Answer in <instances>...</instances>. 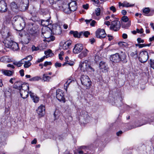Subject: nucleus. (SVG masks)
<instances>
[{
	"label": "nucleus",
	"mask_w": 154,
	"mask_h": 154,
	"mask_svg": "<svg viewBox=\"0 0 154 154\" xmlns=\"http://www.w3.org/2000/svg\"><path fill=\"white\" fill-rule=\"evenodd\" d=\"M79 68L83 72H94V69L90 65V62L87 60L81 61L79 63Z\"/></svg>",
	"instance_id": "1"
},
{
	"label": "nucleus",
	"mask_w": 154,
	"mask_h": 154,
	"mask_svg": "<svg viewBox=\"0 0 154 154\" xmlns=\"http://www.w3.org/2000/svg\"><path fill=\"white\" fill-rule=\"evenodd\" d=\"M22 88L20 91L21 97L23 99L26 98L29 94V85L28 84H23Z\"/></svg>",
	"instance_id": "2"
},
{
	"label": "nucleus",
	"mask_w": 154,
	"mask_h": 154,
	"mask_svg": "<svg viewBox=\"0 0 154 154\" xmlns=\"http://www.w3.org/2000/svg\"><path fill=\"white\" fill-rule=\"evenodd\" d=\"M82 84L88 88L91 85V82L89 77L86 75H82L80 78Z\"/></svg>",
	"instance_id": "3"
},
{
	"label": "nucleus",
	"mask_w": 154,
	"mask_h": 154,
	"mask_svg": "<svg viewBox=\"0 0 154 154\" xmlns=\"http://www.w3.org/2000/svg\"><path fill=\"white\" fill-rule=\"evenodd\" d=\"M138 58L140 62L143 63L146 62L149 58L148 52L146 51L140 52L139 54Z\"/></svg>",
	"instance_id": "4"
},
{
	"label": "nucleus",
	"mask_w": 154,
	"mask_h": 154,
	"mask_svg": "<svg viewBox=\"0 0 154 154\" xmlns=\"http://www.w3.org/2000/svg\"><path fill=\"white\" fill-rule=\"evenodd\" d=\"M79 149H80L78 152L79 154H94L93 152L90 154L91 152L90 151L91 150L89 147L82 146L79 147Z\"/></svg>",
	"instance_id": "5"
},
{
	"label": "nucleus",
	"mask_w": 154,
	"mask_h": 154,
	"mask_svg": "<svg viewBox=\"0 0 154 154\" xmlns=\"http://www.w3.org/2000/svg\"><path fill=\"white\" fill-rule=\"evenodd\" d=\"M95 35L96 37L99 38H104L106 35L105 30L100 28H99L96 30Z\"/></svg>",
	"instance_id": "6"
},
{
	"label": "nucleus",
	"mask_w": 154,
	"mask_h": 154,
	"mask_svg": "<svg viewBox=\"0 0 154 154\" xmlns=\"http://www.w3.org/2000/svg\"><path fill=\"white\" fill-rule=\"evenodd\" d=\"M120 27V23L119 21L117 20L113 21L112 22L110 29L115 31L119 30Z\"/></svg>",
	"instance_id": "7"
},
{
	"label": "nucleus",
	"mask_w": 154,
	"mask_h": 154,
	"mask_svg": "<svg viewBox=\"0 0 154 154\" xmlns=\"http://www.w3.org/2000/svg\"><path fill=\"white\" fill-rule=\"evenodd\" d=\"M0 33L5 38H8L11 35L8 28L6 27H4L0 31Z\"/></svg>",
	"instance_id": "8"
},
{
	"label": "nucleus",
	"mask_w": 154,
	"mask_h": 154,
	"mask_svg": "<svg viewBox=\"0 0 154 154\" xmlns=\"http://www.w3.org/2000/svg\"><path fill=\"white\" fill-rule=\"evenodd\" d=\"M36 112L39 117H41L43 116L45 114V107L43 105H41L38 106L36 110Z\"/></svg>",
	"instance_id": "9"
},
{
	"label": "nucleus",
	"mask_w": 154,
	"mask_h": 154,
	"mask_svg": "<svg viewBox=\"0 0 154 154\" xmlns=\"http://www.w3.org/2000/svg\"><path fill=\"white\" fill-rule=\"evenodd\" d=\"M83 46L82 44H75L73 49V52L75 54H78L80 53L83 49Z\"/></svg>",
	"instance_id": "10"
},
{
	"label": "nucleus",
	"mask_w": 154,
	"mask_h": 154,
	"mask_svg": "<svg viewBox=\"0 0 154 154\" xmlns=\"http://www.w3.org/2000/svg\"><path fill=\"white\" fill-rule=\"evenodd\" d=\"M56 98L59 101L64 102L65 99L63 95V92L62 90L60 89L57 90Z\"/></svg>",
	"instance_id": "11"
},
{
	"label": "nucleus",
	"mask_w": 154,
	"mask_h": 154,
	"mask_svg": "<svg viewBox=\"0 0 154 154\" xmlns=\"http://www.w3.org/2000/svg\"><path fill=\"white\" fill-rule=\"evenodd\" d=\"M122 19L123 22L125 23L127 22L126 24L123 23L122 24V27L127 28L131 26V21L129 20V19L127 16H124L122 17Z\"/></svg>",
	"instance_id": "12"
},
{
	"label": "nucleus",
	"mask_w": 154,
	"mask_h": 154,
	"mask_svg": "<svg viewBox=\"0 0 154 154\" xmlns=\"http://www.w3.org/2000/svg\"><path fill=\"white\" fill-rule=\"evenodd\" d=\"M99 68L102 71L106 72L108 70V67L106 64L104 62L101 61L99 64Z\"/></svg>",
	"instance_id": "13"
},
{
	"label": "nucleus",
	"mask_w": 154,
	"mask_h": 154,
	"mask_svg": "<svg viewBox=\"0 0 154 154\" xmlns=\"http://www.w3.org/2000/svg\"><path fill=\"white\" fill-rule=\"evenodd\" d=\"M8 8L6 3L4 1L0 2V12L3 13L6 12Z\"/></svg>",
	"instance_id": "14"
},
{
	"label": "nucleus",
	"mask_w": 154,
	"mask_h": 154,
	"mask_svg": "<svg viewBox=\"0 0 154 154\" xmlns=\"http://www.w3.org/2000/svg\"><path fill=\"white\" fill-rule=\"evenodd\" d=\"M38 26L37 25L35 24H33L29 30V33L31 34L37 33L38 31Z\"/></svg>",
	"instance_id": "15"
},
{
	"label": "nucleus",
	"mask_w": 154,
	"mask_h": 154,
	"mask_svg": "<svg viewBox=\"0 0 154 154\" xmlns=\"http://www.w3.org/2000/svg\"><path fill=\"white\" fill-rule=\"evenodd\" d=\"M1 71L3 74L7 76H12L14 73V71L13 70H10L2 69Z\"/></svg>",
	"instance_id": "16"
},
{
	"label": "nucleus",
	"mask_w": 154,
	"mask_h": 154,
	"mask_svg": "<svg viewBox=\"0 0 154 154\" xmlns=\"http://www.w3.org/2000/svg\"><path fill=\"white\" fill-rule=\"evenodd\" d=\"M143 14L146 16H151L153 14L151 12L154 13V10H151L149 8H145L143 10Z\"/></svg>",
	"instance_id": "17"
},
{
	"label": "nucleus",
	"mask_w": 154,
	"mask_h": 154,
	"mask_svg": "<svg viewBox=\"0 0 154 154\" xmlns=\"http://www.w3.org/2000/svg\"><path fill=\"white\" fill-rule=\"evenodd\" d=\"M119 56L120 61H121L124 63L127 62V55L125 52L121 51L120 54H119Z\"/></svg>",
	"instance_id": "18"
},
{
	"label": "nucleus",
	"mask_w": 154,
	"mask_h": 154,
	"mask_svg": "<svg viewBox=\"0 0 154 154\" xmlns=\"http://www.w3.org/2000/svg\"><path fill=\"white\" fill-rule=\"evenodd\" d=\"M68 7L70 8L72 11H76L77 9V4L75 1H73L69 3L68 5Z\"/></svg>",
	"instance_id": "19"
},
{
	"label": "nucleus",
	"mask_w": 154,
	"mask_h": 154,
	"mask_svg": "<svg viewBox=\"0 0 154 154\" xmlns=\"http://www.w3.org/2000/svg\"><path fill=\"white\" fill-rule=\"evenodd\" d=\"M28 58H29V60L27 61H25L24 60V63H25L24 65V66L26 68H27L30 66L31 65V63L30 62V61L32 59V57L31 55H29L26 57L23 58L24 60L28 59Z\"/></svg>",
	"instance_id": "20"
},
{
	"label": "nucleus",
	"mask_w": 154,
	"mask_h": 154,
	"mask_svg": "<svg viewBox=\"0 0 154 154\" xmlns=\"http://www.w3.org/2000/svg\"><path fill=\"white\" fill-rule=\"evenodd\" d=\"M72 41L70 40H68L65 42L62 46V48L63 50H67L69 48L71 45Z\"/></svg>",
	"instance_id": "21"
},
{
	"label": "nucleus",
	"mask_w": 154,
	"mask_h": 154,
	"mask_svg": "<svg viewBox=\"0 0 154 154\" xmlns=\"http://www.w3.org/2000/svg\"><path fill=\"white\" fill-rule=\"evenodd\" d=\"M29 95L35 103H37L39 100V98L31 91L29 92Z\"/></svg>",
	"instance_id": "22"
},
{
	"label": "nucleus",
	"mask_w": 154,
	"mask_h": 154,
	"mask_svg": "<svg viewBox=\"0 0 154 154\" xmlns=\"http://www.w3.org/2000/svg\"><path fill=\"white\" fill-rule=\"evenodd\" d=\"M0 61L4 63H7L11 62L12 60L9 57L4 56L0 58Z\"/></svg>",
	"instance_id": "23"
},
{
	"label": "nucleus",
	"mask_w": 154,
	"mask_h": 154,
	"mask_svg": "<svg viewBox=\"0 0 154 154\" xmlns=\"http://www.w3.org/2000/svg\"><path fill=\"white\" fill-rule=\"evenodd\" d=\"M83 50L82 52L78 55V57L80 59H82L84 57H86L89 52L88 50L86 48Z\"/></svg>",
	"instance_id": "24"
},
{
	"label": "nucleus",
	"mask_w": 154,
	"mask_h": 154,
	"mask_svg": "<svg viewBox=\"0 0 154 154\" xmlns=\"http://www.w3.org/2000/svg\"><path fill=\"white\" fill-rule=\"evenodd\" d=\"M119 56V53H116L112 55L111 60L114 62H119L120 61Z\"/></svg>",
	"instance_id": "25"
},
{
	"label": "nucleus",
	"mask_w": 154,
	"mask_h": 154,
	"mask_svg": "<svg viewBox=\"0 0 154 154\" xmlns=\"http://www.w3.org/2000/svg\"><path fill=\"white\" fill-rule=\"evenodd\" d=\"M13 41L11 40H9L6 39L4 40L3 43L5 48H10L11 47Z\"/></svg>",
	"instance_id": "26"
},
{
	"label": "nucleus",
	"mask_w": 154,
	"mask_h": 154,
	"mask_svg": "<svg viewBox=\"0 0 154 154\" xmlns=\"http://www.w3.org/2000/svg\"><path fill=\"white\" fill-rule=\"evenodd\" d=\"M23 85L20 81L16 82L14 84V87L20 91L22 88V86Z\"/></svg>",
	"instance_id": "27"
},
{
	"label": "nucleus",
	"mask_w": 154,
	"mask_h": 154,
	"mask_svg": "<svg viewBox=\"0 0 154 154\" xmlns=\"http://www.w3.org/2000/svg\"><path fill=\"white\" fill-rule=\"evenodd\" d=\"M62 2L61 0H56L55 3L53 5V7L55 9H57L58 8H60Z\"/></svg>",
	"instance_id": "28"
},
{
	"label": "nucleus",
	"mask_w": 154,
	"mask_h": 154,
	"mask_svg": "<svg viewBox=\"0 0 154 154\" xmlns=\"http://www.w3.org/2000/svg\"><path fill=\"white\" fill-rule=\"evenodd\" d=\"M50 19H48L47 20H43L41 21V24L43 26H47L50 24Z\"/></svg>",
	"instance_id": "29"
},
{
	"label": "nucleus",
	"mask_w": 154,
	"mask_h": 154,
	"mask_svg": "<svg viewBox=\"0 0 154 154\" xmlns=\"http://www.w3.org/2000/svg\"><path fill=\"white\" fill-rule=\"evenodd\" d=\"M53 32L56 35H59L62 32L61 28L60 26H57L56 28H53Z\"/></svg>",
	"instance_id": "30"
},
{
	"label": "nucleus",
	"mask_w": 154,
	"mask_h": 154,
	"mask_svg": "<svg viewBox=\"0 0 154 154\" xmlns=\"http://www.w3.org/2000/svg\"><path fill=\"white\" fill-rule=\"evenodd\" d=\"M11 46L10 48L14 51H17L19 49L18 44L17 43L13 41Z\"/></svg>",
	"instance_id": "31"
},
{
	"label": "nucleus",
	"mask_w": 154,
	"mask_h": 154,
	"mask_svg": "<svg viewBox=\"0 0 154 154\" xmlns=\"http://www.w3.org/2000/svg\"><path fill=\"white\" fill-rule=\"evenodd\" d=\"M70 34L73 35V36L76 38H79L81 36V32L78 33V32L75 31H71L70 32Z\"/></svg>",
	"instance_id": "32"
},
{
	"label": "nucleus",
	"mask_w": 154,
	"mask_h": 154,
	"mask_svg": "<svg viewBox=\"0 0 154 154\" xmlns=\"http://www.w3.org/2000/svg\"><path fill=\"white\" fill-rule=\"evenodd\" d=\"M42 79L45 82H49L51 79V77L48 76L47 73L44 74L43 75Z\"/></svg>",
	"instance_id": "33"
},
{
	"label": "nucleus",
	"mask_w": 154,
	"mask_h": 154,
	"mask_svg": "<svg viewBox=\"0 0 154 154\" xmlns=\"http://www.w3.org/2000/svg\"><path fill=\"white\" fill-rule=\"evenodd\" d=\"M42 79V78L39 76H37L33 77L29 79V81L30 82L38 81Z\"/></svg>",
	"instance_id": "34"
},
{
	"label": "nucleus",
	"mask_w": 154,
	"mask_h": 154,
	"mask_svg": "<svg viewBox=\"0 0 154 154\" xmlns=\"http://www.w3.org/2000/svg\"><path fill=\"white\" fill-rule=\"evenodd\" d=\"M66 6L67 7L68 6L67 5H66ZM66 7V5H63V6H62V7L63 8V11L67 14L70 13L71 11L70 10V8L69 7H68V8L66 7V8H65Z\"/></svg>",
	"instance_id": "35"
},
{
	"label": "nucleus",
	"mask_w": 154,
	"mask_h": 154,
	"mask_svg": "<svg viewBox=\"0 0 154 154\" xmlns=\"http://www.w3.org/2000/svg\"><path fill=\"white\" fill-rule=\"evenodd\" d=\"M44 53L46 55L45 56L46 58L52 56L53 55V54L52 53L51 50L50 49L45 51Z\"/></svg>",
	"instance_id": "36"
},
{
	"label": "nucleus",
	"mask_w": 154,
	"mask_h": 154,
	"mask_svg": "<svg viewBox=\"0 0 154 154\" xmlns=\"http://www.w3.org/2000/svg\"><path fill=\"white\" fill-rule=\"evenodd\" d=\"M10 6L11 9L13 10L17 9L18 8L17 5L14 2H11L10 4Z\"/></svg>",
	"instance_id": "37"
},
{
	"label": "nucleus",
	"mask_w": 154,
	"mask_h": 154,
	"mask_svg": "<svg viewBox=\"0 0 154 154\" xmlns=\"http://www.w3.org/2000/svg\"><path fill=\"white\" fill-rule=\"evenodd\" d=\"M72 81L71 79H68L64 84V88L66 90V91H67V88H68L69 85L72 82Z\"/></svg>",
	"instance_id": "38"
},
{
	"label": "nucleus",
	"mask_w": 154,
	"mask_h": 154,
	"mask_svg": "<svg viewBox=\"0 0 154 154\" xmlns=\"http://www.w3.org/2000/svg\"><path fill=\"white\" fill-rule=\"evenodd\" d=\"M24 59H23L21 60L20 61H19V62H15L14 63V64L15 65H16L18 67L21 66L24 63Z\"/></svg>",
	"instance_id": "39"
},
{
	"label": "nucleus",
	"mask_w": 154,
	"mask_h": 154,
	"mask_svg": "<svg viewBox=\"0 0 154 154\" xmlns=\"http://www.w3.org/2000/svg\"><path fill=\"white\" fill-rule=\"evenodd\" d=\"M118 44L119 46L122 47H126L128 46V44L124 42H120L118 43Z\"/></svg>",
	"instance_id": "40"
},
{
	"label": "nucleus",
	"mask_w": 154,
	"mask_h": 154,
	"mask_svg": "<svg viewBox=\"0 0 154 154\" xmlns=\"http://www.w3.org/2000/svg\"><path fill=\"white\" fill-rule=\"evenodd\" d=\"M22 22L20 24V29L21 30L23 29L25 26V23L24 21V20L22 19Z\"/></svg>",
	"instance_id": "41"
},
{
	"label": "nucleus",
	"mask_w": 154,
	"mask_h": 154,
	"mask_svg": "<svg viewBox=\"0 0 154 154\" xmlns=\"http://www.w3.org/2000/svg\"><path fill=\"white\" fill-rule=\"evenodd\" d=\"M124 5H125V7L127 8L132 7L134 6V4H131L126 1H124Z\"/></svg>",
	"instance_id": "42"
},
{
	"label": "nucleus",
	"mask_w": 154,
	"mask_h": 154,
	"mask_svg": "<svg viewBox=\"0 0 154 154\" xmlns=\"http://www.w3.org/2000/svg\"><path fill=\"white\" fill-rule=\"evenodd\" d=\"M47 38V41L48 42H51L54 41L55 39V37L53 36H51L49 37H45Z\"/></svg>",
	"instance_id": "43"
},
{
	"label": "nucleus",
	"mask_w": 154,
	"mask_h": 154,
	"mask_svg": "<svg viewBox=\"0 0 154 154\" xmlns=\"http://www.w3.org/2000/svg\"><path fill=\"white\" fill-rule=\"evenodd\" d=\"M81 33V35H83L86 37H88L89 35H90V33L88 31H86L85 32H80Z\"/></svg>",
	"instance_id": "44"
},
{
	"label": "nucleus",
	"mask_w": 154,
	"mask_h": 154,
	"mask_svg": "<svg viewBox=\"0 0 154 154\" xmlns=\"http://www.w3.org/2000/svg\"><path fill=\"white\" fill-rule=\"evenodd\" d=\"M30 40L31 39L30 38L26 37V36H25L24 39V44H27L29 42Z\"/></svg>",
	"instance_id": "45"
},
{
	"label": "nucleus",
	"mask_w": 154,
	"mask_h": 154,
	"mask_svg": "<svg viewBox=\"0 0 154 154\" xmlns=\"http://www.w3.org/2000/svg\"><path fill=\"white\" fill-rule=\"evenodd\" d=\"M100 8H97L95 10V14L97 16L100 15Z\"/></svg>",
	"instance_id": "46"
},
{
	"label": "nucleus",
	"mask_w": 154,
	"mask_h": 154,
	"mask_svg": "<svg viewBox=\"0 0 154 154\" xmlns=\"http://www.w3.org/2000/svg\"><path fill=\"white\" fill-rule=\"evenodd\" d=\"M149 64L150 67L154 69V60L150 59Z\"/></svg>",
	"instance_id": "47"
},
{
	"label": "nucleus",
	"mask_w": 154,
	"mask_h": 154,
	"mask_svg": "<svg viewBox=\"0 0 154 154\" xmlns=\"http://www.w3.org/2000/svg\"><path fill=\"white\" fill-rule=\"evenodd\" d=\"M137 51H135L134 52H132L130 54V55L132 57H136L137 56Z\"/></svg>",
	"instance_id": "48"
},
{
	"label": "nucleus",
	"mask_w": 154,
	"mask_h": 154,
	"mask_svg": "<svg viewBox=\"0 0 154 154\" xmlns=\"http://www.w3.org/2000/svg\"><path fill=\"white\" fill-rule=\"evenodd\" d=\"M45 56H44L38 59L37 61V63H40V62H42L45 59Z\"/></svg>",
	"instance_id": "49"
},
{
	"label": "nucleus",
	"mask_w": 154,
	"mask_h": 154,
	"mask_svg": "<svg viewBox=\"0 0 154 154\" xmlns=\"http://www.w3.org/2000/svg\"><path fill=\"white\" fill-rule=\"evenodd\" d=\"M136 30L137 32L138 33L141 34L144 32V30L143 28H141L140 29H137Z\"/></svg>",
	"instance_id": "50"
},
{
	"label": "nucleus",
	"mask_w": 154,
	"mask_h": 154,
	"mask_svg": "<svg viewBox=\"0 0 154 154\" xmlns=\"http://www.w3.org/2000/svg\"><path fill=\"white\" fill-rule=\"evenodd\" d=\"M136 46H138L139 48H142L146 47V45L145 44H136Z\"/></svg>",
	"instance_id": "51"
},
{
	"label": "nucleus",
	"mask_w": 154,
	"mask_h": 154,
	"mask_svg": "<svg viewBox=\"0 0 154 154\" xmlns=\"http://www.w3.org/2000/svg\"><path fill=\"white\" fill-rule=\"evenodd\" d=\"M62 64L61 63H59L58 62H56L55 64V66L56 68L59 67H61Z\"/></svg>",
	"instance_id": "52"
},
{
	"label": "nucleus",
	"mask_w": 154,
	"mask_h": 154,
	"mask_svg": "<svg viewBox=\"0 0 154 154\" xmlns=\"http://www.w3.org/2000/svg\"><path fill=\"white\" fill-rule=\"evenodd\" d=\"M110 9L113 12H115L116 11V9L115 7L113 6H111L110 7Z\"/></svg>",
	"instance_id": "53"
},
{
	"label": "nucleus",
	"mask_w": 154,
	"mask_h": 154,
	"mask_svg": "<svg viewBox=\"0 0 154 154\" xmlns=\"http://www.w3.org/2000/svg\"><path fill=\"white\" fill-rule=\"evenodd\" d=\"M137 40L139 43H143L144 42V40L140 38H137Z\"/></svg>",
	"instance_id": "54"
},
{
	"label": "nucleus",
	"mask_w": 154,
	"mask_h": 154,
	"mask_svg": "<svg viewBox=\"0 0 154 154\" xmlns=\"http://www.w3.org/2000/svg\"><path fill=\"white\" fill-rule=\"evenodd\" d=\"M51 62L46 61L45 62L44 66H46L48 65H51Z\"/></svg>",
	"instance_id": "55"
},
{
	"label": "nucleus",
	"mask_w": 154,
	"mask_h": 154,
	"mask_svg": "<svg viewBox=\"0 0 154 154\" xmlns=\"http://www.w3.org/2000/svg\"><path fill=\"white\" fill-rule=\"evenodd\" d=\"M32 51H35L38 50V48L33 45L32 47Z\"/></svg>",
	"instance_id": "56"
},
{
	"label": "nucleus",
	"mask_w": 154,
	"mask_h": 154,
	"mask_svg": "<svg viewBox=\"0 0 154 154\" xmlns=\"http://www.w3.org/2000/svg\"><path fill=\"white\" fill-rule=\"evenodd\" d=\"M20 73L21 76H23L24 75V71L23 69H21L20 70Z\"/></svg>",
	"instance_id": "57"
},
{
	"label": "nucleus",
	"mask_w": 154,
	"mask_h": 154,
	"mask_svg": "<svg viewBox=\"0 0 154 154\" xmlns=\"http://www.w3.org/2000/svg\"><path fill=\"white\" fill-rule=\"evenodd\" d=\"M19 34L21 36H23V34L24 33L23 31L19 30Z\"/></svg>",
	"instance_id": "58"
},
{
	"label": "nucleus",
	"mask_w": 154,
	"mask_h": 154,
	"mask_svg": "<svg viewBox=\"0 0 154 154\" xmlns=\"http://www.w3.org/2000/svg\"><path fill=\"white\" fill-rule=\"evenodd\" d=\"M7 67H10L12 68V69H14L15 68L14 66L13 65L10 64L7 65Z\"/></svg>",
	"instance_id": "59"
},
{
	"label": "nucleus",
	"mask_w": 154,
	"mask_h": 154,
	"mask_svg": "<svg viewBox=\"0 0 154 154\" xmlns=\"http://www.w3.org/2000/svg\"><path fill=\"white\" fill-rule=\"evenodd\" d=\"M83 7L85 9H87L88 8V5L86 4V5H83Z\"/></svg>",
	"instance_id": "60"
},
{
	"label": "nucleus",
	"mask_w": 154,
	"mask_h": 154,
	"mask_svg": "<svg viewBox=\"0 0 154 154\" xmlns=\"http://www.w3.org/2000/svg\"><path fill=\"white\" fill-rule=\"evenodd\" d=\"M96 22L95 21L93 20L90 23V25L92 26H94Z\"/></svg>",
	"instance_id": "61"
},
{
	"label": "nucleus",
	"mask_w": 154,
	"mask_h": 154,
	"mask_svg": "<svg viewBox=\"0 0 154 154\" xmlns=\"http://www.w3.org/2000/svg\"><path fill=\"white\" fill-rule=\"evenodd\" d=\"M107 36L108 37V40L109 41H111L113 38V37L112 35H108Z\"/></svg>",
	"instance_id": "62"
},
{
	"label": "nucleus",
	"mask_w": 154,
	"mask_h": 154,
	"mask_svg": "<svg viewBox=\"0 0 154 154\" xmlns=\"http://www.w3.org/2000/svg\"><path fill=\"white\" fill-rule=\"evenodd\" d=\"M119 7L120 6H123L125 7L124 4V2L122 3H121V2H119Z\"/></svg>",
	"instance_id": "63"
},
{
	"label": "nucleus",
	"mask_w": 154,
	"mask_h": 154,
	"mask_svg": "<svg viewBox=\"0 0 154 154\" xmlns=\"http://www.w3.org/2000/svg\"><path fill=\"white\" fill-rule=\"evenodd\" d=\"M127 35L126 34L124 33L122 34V37L124 39H126L127 38Z\"/></svg>",
	"instance_id": "64"
}]
</instances>
